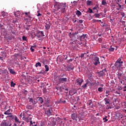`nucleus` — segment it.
<instances>
[{
  "instance_id": "obj_1",
  "label": "nucleus",
  "mask_w": 126,
  "mask_h": 126,
  "mask_svg": "<svg viewBox=\"0 0 126 126\" xmlns=\"http://www.w3.org/2000/svg\"><path fill=\"white\" fill-rule=\"evenodd\" d=\"M54 7L56 8L57 11H58V13H59V14H62V13H64L66 5L64 3H56L54 5Z\"/></svg>"
},
{
  "instance_id": "obj_2",
  "label": "nucleus",
  "mask_w": 126,
  "mask_h": 126,
  "mask_svg": "<svg viewBox=\"0 0 126 126\" xmlns=\"http://www.w3.org/2000/svg\"><path fill=\"white\" fill-rule=\"evenodd\" d=\"M123 63H124V62L122 61V59L121 58H119L115 63L114 65L115 67L117 68V69H120L122 66H123Z\"/></svg>"
},
{
  "instance_id": "obj_3",
  "label": "nucleus",
  "mask_w": 126,
  "mask_h": 126,
  "mask_svg": "<svg viewBox=\"0 0 126 126\" xmlns=\"http://www.w3.org/2000/svg\"><path fill=\"white\" fill-rule=\"evenodd\" d=\"M34 35L35 37H37V38H41V37H44L45 35H44V32L38 31L36 32V33H34Z\"/></svg>"
},
{
  "instance_id": "obj_4",
  "label": "nucleus",
  "mask_w": 126,
  "mask_h": 126,
  "mask_svg": "<svg viewBox=\"0 0 126 126\" xmlns=\"http://www.w3.org/2000/svg\"><path fill=\"white\" fill-rule=\"evenodd\" d=\"M0 126H11V122L3 121L0 124Z\"/></svg>"
},
{
  "instance_id": "obj_5",
  "label": "nucleus",
  "mask_w": 126,
  "mask_h": 126,
  "mask_svg": "<svg viewBox=\"0 0 126 126\" xmlns=\"http://www.w3.org/2000/svg\"><path fill=\"white\" fill-rule=\"evenodd\" d=\"M32 118H33V116L31 114H29V116H27L26 117H23V120L25 121L26 123H29V121H31L32 120Z\"/></svg>"
},
{
  "instance_id": "obj_6",
  "label": "nucleus",
  "mask_w": 126,
  "mask_h": 126,
  "mask_svg": "<svg viewBox=\"0 0 126 126\" xmlns=\"http://www.w3.org/2000/svg\"><path fill=\"white\" fill-rule=\"evenodd\" d=\"M63 75L61 76V77L59 79V83H64L67 81V78H63Z\"/></svg>"
},
{
  "instance_id": "obj_7",
  "label": "nucleus",
  "mask_w": 126,
  "mask_h": 126,
  "mask_svg": "<svg viewBox=\"0 0 126 126\" xmlns=\"http://www.w3.org/2000/svg\"><path fill=\"white\" fill-rule=\"evenodd\" d=\"M30 103H32V105H36L38 103V100L36 99H33L32 98L28 97Z\"/></svg>"
},
{
  "instance_id": "obj_8",
  "label": "nucleus",
  "mask_w": 126,
  "mask_h": 126,
  "mask_svg": "<svg viewBox=\"0 0 126 126\" xmlns=\"http://www.w3.org/2000/svg\"><path fill=\"white\" fill-rule=\"evenodd\" d=\"M93 63L94 65H97L98 64V63H100V62L99 61V58H98V57H94V58L93 59Z\"/></svg>"
},
{
  "instance_id": "obj_9",
  "label": "nucleus",
  "mask_w": 126,
  "mask_h": 126,
  "mask_svg": "<svg viewBox=\"0 0 126 126\" xmlns=\"http://www.w3.org/2000/svg\"><path fill=\"white\" fill-rule=\"evenodd\" d=\"M71 117L72 120H73V121H77V116L75 113L71 114Z\"/></svg>"
},
{
  "instance_id": "obj_10",
  "label": "nucleus",
  "mask_w": 126,
  "mask_h": 126,
  "mask_svg": "<svg viewBox=\"0 0 126 126\" xmlns=\"http://www.w3.org/2000/svg\"><path fill=\"white\" fill-rule=\"evenodd\" d=\"M12 113V110L11 109H9L8 110L6 111L4 114V115H8L10 116V115H11Z\"/></svg>"
},
{
  "instance_id": "obj_11",
  "label": "nucleus",
  "mask_w": 126,
  "mask_h": 126,
  "mask_svg": "<svg viewBox=\"0 0 126 126\" xmlns=\"http://www.w3.org/2000/svg\"><path fill=\"white\" fill-rule=\"evenodd\" d=\"M87 34H83L82 35H81L80 36V41H84V40L86 39V38H87Z\"/></svg>"
},
{
  "instance_id": "obj_12",
  "label": "nucleus",
  "mask_w": 126,
  "mask_h": 126,
  "mask_svg": "<svg viewBox=\"0 0 126 126\" xmlns=\"http://www.w3.org/2000/svg\"><path fill=\"white\" fill-rule=\"evenodd\" d=\"M117 75L118 79L120 80L122 75H123V71H122L121 70L118 71V72H117Z\"/></svg>"
},
{
  "instance_id": "obj_13",
  "label": "nucleus",
  "mask_w": 126,
  "mask_h": 126,
  "mask_svg": "<svg viewBox=\"0 0 126 126\" xmlns=\"http://www.w3.org/2000/svg\"><path fill=\"white\" fill-rule=\"evenodd\" d=\"M76 82L79 84V85H81L82 84V83L83 82V79H78L76 80Z\"/></svg>"
},
{
  "instance_id": "obj_14",
  "label": "nucleus",
  "mask_w": 126,
  "mask_h": 126,
  "mask_svg": "<svg viewBox=\"0 0 126 126\" xmlns=\"http://www.w3.org/2000/svg\"><path fill=\"white\" fill-rule=\"evenodd\" d=\"M50 27H51V23H50V22H47L45 25V29H46V30H49Z\"/></svg>"
},
{
  "instance_id": "obj_15",
  "label": "nucleus",
  "mask_w": 126,
  "mask_h": 126,
  "mask_svg": "<svg viewBox=\"0 0 126 126\" xmlns=\"http://www.w3.org/2000/svg\"><path fill=\"white\" fill-rule=\"evenodd\" d=\"M45 114H46V115L48 116V117H50V116H52V112H51V109H49L48 110L46 111Z\"/></svg>"
},
{
  "instance_id": "obj_16",
  "label": "nucleus",
  "mask_w": 126,
  "mask_h": 126,
  "mask_svg": "<svg viewBox=\"0 0 126 126\" xmlns=\"http://www.w3.org/2000/svg\"><path fill=\"white\" fill-rule=\"evenodd\" d=\"M78 34V32H72V39H76V35Z\"/></svg>"
},
{
  "instance_id": "obj_17",
  "label": "nucleus",
  "mask_w": 126,
  "mask_h": 126,
  "mask_svg": "<svg viewBox=\"0 0 126 126\" xmlns=\"http://www.w3.org/2000/svg\"><path fill=\"white\" fill-rule=\"evenodd\" d=\"M104 102H105V105L108 104L110 105V99L108 98V97H106L104 99Z\"/></svg>"
},
{
  "instance_id": "obj_18",
  "label": "nucleus",
  "mask_w": 126,
  "mask_h": 126,
  "mask_svg": "<svg viewBox=\"0 0 126 126\" xmlns=\"http://www.w3.org/2000/svg\"><path fill=\"white\" fill-rule=\"evenodd\" d=\"M8 118H9V120L10 121H12V120H14V118H15V116L12 115V114H10L8 116H7Z\"/></svg>"
},
{
  "instance_id": "obj_19",
  "label": "nucleus",
  "mask_w": 126,
  "mask_h": 126,
  "mask_svg": "<svg viewBox=\"0 0 126 126\" xmlns=\"http://www.w3.org/2000/svg\"><path fill=\"white\" fill-rule=\"evenodd\" d=\"M74 68V66H72L71 65H68L67 66V69L68 70V71H70V70H73Z\"/></svg>"
},
{
  "instance_id": "obj_20",
  "label": "nucleus",
  "mask_w": 126,
  "mask_h": 126,
  "mask_svg": "<svg viewBox=\"0 0 126 126\" xmlns=\"http://www.w3.org/2000/svg\"><path fill=\"white\" fill-rule=\"evenodd\" d=\"M65 104V103H66V101L65 100H63V99L61 98L60 100L58 101L59 104H62V103Z\"/></svg>"
},
{
  "instance_id": "obj_21",
  "label": "nucleus",
  "mask_w": 126,
  "mask_h": 126,
  "mask_svg": "<svg viewBox=\"0 0 126 126\" xmlns=\"http://www.w3.org/2000/svg\"><path fill=\"white\" fill-rule=\"evenodd\" d=\"M38 101L40 103V104H43L44 102V100H43V98L42 97H37Z\"/></svg>"
},
{
  "instance_id": "obj_22",
  "label": "nucleus",
  "mask_w": 126,
  "mask_h": 126,
  "mask_svg": "<svg viewBox=\"0 0 126 126\" xmlns=\"http://www.w3.org/2000/svg\"><path fill=\"white\" fill-rule=\"evenodd\" d=\"M98 74L100 76H103V75H105V72H103V70H101L98 72Z\"/></svg>"
},
{
  "instance_id": "obj_23",
  "label": "nucleus",
  "mask_w": 126,
  "mask_h": 126,
  "mask_svg": "<svg viewBox=\"0 0 126 126\" xmlns=\"http://www.w3.org/2000/svg\"><path fill=\"white\" fill-rule=\"evenodd\" d=\"M98 9H99V7L97 5H96L93 8V9L94 10H96V12H97V13H98Z\"/></svg>"
},
{
  "instance_id": "obj_24",
  "label": "nucleus",
  "mask_w": 126,
  "mask_h": 126,
  "mask_svg": "<svg viewBox=\"0 0 126 126\" xmlns=\"http://www.w3.org/2000/svg\"><path fill=\"white\" fill-rule=\"evenodd\" d=\"M76 15H77L78 17H79V16H80V15H81L82 13H81V12H80V11L77 10L76 12Z\"/></svg>"
},
{
  "instance_id": "obj_25",
  "label": "nucleus",
  "mask_w": 126,
  "mask_h": 126,
  "mask_svg": "<svg viewBox=\"0 0 126 126\" xmlns=\"http://www.w3.org/2000/svg\"><path fill=\"white\" fill-rule=\"evenodd\" d=\"M35 67H38V66H42V64L40 62H37L35 65Z\"/></svg>"
},
{
  "instance_id": "obj_26",
  "label": "nucleus",
  "mask_w": 126,
  "mask_h": 126,
  "mask_svg": "<svg viewBox=\"0 0 126 126\" xmlns=\"http://www.w3.org/2000/svg\"><path fill=\"white\" fill-rule=\"evenodd\" d=\"M9 71L11 74H15V71H14V70L12 69H9Z\"/></svg>"
},
{
  "instance_id": "obj_27",
  "label": "nucleus",
  "mask_w": 126,
  "mask_h": 126,
  "mask_svg": "<svg viewBox=\"0 0 126 126\" xmlns=\"http://www.w3.org/2000/svg\"><path fill=\"white\" fill-rule=\"evenodd\" d=\"M14 120H15L16 123H19V124H20V122H19V119H18V118L15 116Z\"/></svg>"
},
{
  "instance_id": "obj_28",
  "label": "nucleus",
  "mask_w": 126,
  "mask_h": 126,
  "mask_svg": "<svg viewBox=\"0 0 126 126\" xmlns=\"http://www.w3.org/2000/svg\"><path fill=\"white\" fill-rule=\"evenodd\" d=\"M89 82H87L86 83H85L84 85H83V86H82V87L83 88H84V89H85V88H86L87 87V85H88V83H89Z\"/></svg>"
},
{
  "instance_id": "obj_29",
  "label": "nucleus",
  "mask_w": 126,
  "mask_h": 126,
  "mask_svg": "<svg viewBox=\"0 0 126 126\" xmlns=\"http://www.w3.org/2000/svg\"><path fill=\"white\" fill-rule=\"evenodd\" d=\"M16 85V84L14 83V82H13V81H11L10 82L11 87H14V86H15Z\"/></svg>"
},
{
  "instance_id": "obj_30",
  "label": "nucleus",
  "mask_w": 126,
  "mask_h": 126,
  "mask_svg": "<svg viewBox=\"0 0 126 126\" xmlns=\"http://www.w3.org/2000/svg\"><path fill=\"white\" fill-rule=\"evenodd\" d=\"M45 71H49V66L48 65H45Z\"/></svg>"
},
{
  "instance_id": "obj_31",
  "label": "nucleus",
  "mask_w": 126,
  "mask_h": 126,
  "mask_svg": "<svg viewBox=\"0 0 126 126\" xmlns=\"http://www.w3.org/2000/svg\"><path fill=\"white\" fill-rule=\"evenodd\" d=\"M92 3V1L88 0L87 1V5H91Z\"/></svg>"
},
{
  "instance_id": "obj_32",
  "label": "nucleus",
  "mask_w": 126,
  "mask_h": 126,
  "mask_svg": "<svg viewBox=\"0 0 126 126\" xmlns=\"http://www.w3.org/2000/svg\"><path fill=\"white\" fill-rule=\"evenodd\" d=\"M101 4L102 5H106V4H107V2L105 0H102Z\"/></svg>"
},
{
  "instance_id": "obj_33",
  "label": "nucleus",
  "mask_w": 126,
  "mask_h": 126,
  "mask_svg": "<svg viewBox=\"0 0 126 126\" xmlns=\"http://www.w3.org/2000/svg\"><path fill=\"white\" fill-rule=\"evenodd\" d=\"M94 16H95V17H96V18H99V17H100V14L95 13V14H94Z\"/></svg>"
},
{
  "instance_id": "obj_34",
  "label": "nucleus",
  "mask_w": 126,
  "mask_h": 126,
  "mask_svg": "<svg viewBox=\"0 0 126 126\" xmlns=\"http://www.w3.org/2000/svg\"><path fill=\"white\" fill-rule=\"evenodd\" d=\"M98 92H103V88H102V87L98 88Z\"/></svg>"
},
{
  "instance_id": "obj_35",
  "label": "nucleus",
  "mask_w": 126,
  "mask_h": 126,
  "mask_svg": "<svg viewBox=\"0 0 126 126\" xmlns=\"http://www.w3.org/2000/svg\"><path fill=\"white\" fill-rule=\"evenodd\" d=\"M109 50L110 52H114L115 50V48H113L112 46H111Z\"/></svg>"
},
{
  "instance_id": "obj_36",
  "label": "nucleus",
  "mask_w": 126,
  "mask_h": 126,
  "mask_svg": "<svg viewBox=\"0 0 126 126\" xmlns=\"http://www.w3.org/2000/svg\"><path fill=\"white\" fill-rule=\"evenodd\" d=\"M57 90H59L60 92H63V89H62V87H60L59 89L58 88H56Z\"/></svg>"
},
{
  "instance_id": "obj_37",
  "label": "nucleus",
  "mask_w": 126,
  "mask_h": 126,
  "mask_svg": "<svg viewBox=\"0 0 126 126\" xmlns=\"http://www.w3.org/2000/svg\"><path fill=\"white\" fill-rule=\"evenodd\" d=\"M103 121H104V123H107L108 122V119H107V116L103 118Z\"/></svg>"
},
{
  "instance_id": "obj_38",
  "label": "nucleus",
  "mask_w": 126,
  "mask_h": 126,
  "mask_svg": "<svg viewBox=\"0 0 126 126\" xmlns=\"http://www.w3.org/2000/svg\"><path fill=\"white\" fill-rule=\"evenodd\" d=\"M117 4L119 5V8H117V10H120V9L122 8V5L120 4V3H117Z\"/></svg>"
},
{
  "instance_id": "obj_39",
  "label": "nucleus",
  "mask_w": 126,
  "mask_h": 126,
  "mask_svg": "<svg viewBox=\"0 0 126 126\" xmlns=\"http://www.w3.org/2000/svg\"><path fill=\"white\" fill-rule=\"evenodd\" d=\"M109 93H110V91H106V92H105V94H106L105 95L106 97H108V96H109V95H110L109 94Z\"/></svg>"
},
{
  "instance_id": "obj_40",
  "label": "nucleus",
  "mask_w": 126,
  "mask_h": 126,
  "mask_svg": "<svg viewBox=\"0 0 126 126\" xmlns=\"http://www.w3.org/2000/svg\"><path fill=\"white\" fill-rule=\"evenodd\" d=\"M22 39H23V41H27V37H26L25 36H23L22 37Z\"/></svg>"
},
{
  "instance_id": "obj_41",
  "label": "nucleus",
  "mask_w": 126,
  "mask_h": 126,
  "mask_svg": "<svg viewBox=\"0 0 126 126\" xmlns=\"http://www.w3.org/2000/svg\"><path fill=\"white\" fill-rule=\"evenodd\" d=\"M105 30H109L110 29V26H105Z\"/></svg>"
},
{
  "instance_id": "obj_42",
  "label": "nucleus",
  "mask_w": 126,
  "mask_h": 126,
  "mask_svg": "<svg viewBox=\"0 0 126 126\" xmlns=\"http://www.w3.org/2000/svg\"><path fill=\"white\" fill-rule=\"evenodd\" d=\"M84 54L82 53L81 55L79 57V58H81V59H83L84 57Z\"/></svg>"
},
{
  "instance_id": "obj_43",
  "label": "nucleus",
  "mask_w": 126,
  "mask_h": 126,
  "mask_svg": "<svg viewBox=\"0 0 126 126\" xmlns=\"http://www.w3.org/2000/svg\"><path fill=\"white\" fill-rule=\"evenodd\" d=\"M72 61H73V59H70V60L67 61V63H71Z\"/></svg>"
},
{
  "instance_id": "obj_44",
  "label": "nucleus",
  "mask_w": 126,
  "mask_h": 126,
  "mask_svg": "<svg viewBox=\"0 0 126 126\" xmlns=\"http://www.w3.org/2000/svg\"><path fill=\"white\" fill-rule=\"evenodd\" d=\"M69 37L70 38V39H72V33L70 32L68 35Z\"/></svg>"
},
{
  "instance_id": "obj_45",
  "label": "nucleus",
  "mask_w": 126,
  "mask_h": 126,
  "mask_svg": "<svg viewBox=\"0 0 126 126\" xmlns=\"http://www.w3.org/2000/svg\"><path fill=\"white\" fill-rule=\"evenodd\" d=\"M25 28L26 29V30H29L30 29V25L25 27Z\"/></svg>"
},
{
  "instance_id": "obj_46",
  "label": "nucleus",
  "mask_w": 126,
  "mask_h": 126,
  "mask_svg": "<svg viewBox=\"0 0 126 126\" xmlns=\"http://www.w3.org/2000/svg\"><path fill=\"white\" fill-rule=\"evenodd\" d=\"M115 93L116 94H118L119 95H120V94H121V92L120 91H116L115 92Z\"/></svg>"
},
{
  "instance_id": "obj_47",
  "label": "nucleus",
  "mask_w": 126,
  "mask_h": 126,
  "mask_svg": "<svg viewBox=\"0 0 126 126\" xmlns=\"http://www.w3.org/2000/svg\"><path fill=\"white\" fill-rule=\"evenodd\" d=\"M44 99L47 103H49V99H48V97L46 96L45 97H44Z\"/></svg>"
},
{
  "instance_id": "obj_48",
  "label": "nucleus",
  "mask_w": 126,
  "mask_h": 126,
  "mask_svg": "<svg viewBox=\"0 0 126 126\" xmlns=\"http://www.w3.org/2000/svg\"><path fill=\"white\" fill-rule=\"evenodd\" d=\"M120 14H121V15L122 16V17H124V16H125V13H124V12H120Z\"/></svg>"
},
{
  "instance_id": "obj_49",
  "label": "nucleus",
  "mask_w": 126,
  "mask_h": 126,
  "mask_svg": "<svg viewBox=\"0 0 126 126\" xmlns=\"http://www.w3.org/2000/svg\"><path fill=\"white\" fill-rule=\"evenodd\" d=\"M89 12L90 13H94V12H93V11L92 10V9L91 8H89Z\"/></svg>"
},
{
  "instance_id": "obj_50",
  "label": "nucleus",
  "mask_w": 126,
  "mask_h": 126,
  "mask_svg": "<svg viewBox=\"0 0 126 126\" xmlns=\"http://www.w3.org/2000/svg\"><path fill=\"white\" fill-rule=\"evenodd\" d=\"M22 77H23V78H24L25 79H26V76H25V75H24V74H22Z\"/></svg>"
},
{
  "instance_id": "obj_51",
  "label": "nucleus",
  "mask_w": 126,
  "mask_h": 126,
  "mask_svg": "<svg viewBox=\"0 0 126 126\" xmlns=\"http://www.w3.org/2000/svg\"><path fill=\"white\" fill-rule=\"evenodd\" d=\"M73 3H74V5H76L77 4V1H74L73 2Z\"/></svg>"
},
{
  "instance_id": "obj_52",
  "label": "nucleus",
  "mask_w": 126,
  "mask_h": 126,
  "mask_svg": "<svg viewBox=\"0 0 126 126\" xmlns=\"http://www.w3.org/2000/svg\"><path fill=\"white\" fill-rule=\"evenodd\" d=\"M79 23H83V21L82 20H79Z\"/></svg>"
},
{
  "instance_id": "obj_53",
  "label": "nucleus",
  "mask_w": 126,
  "mask_h": 126,
  "mask_svg": "<svg viewBox=\"0 0 126 126\" xmlns=\"http://www.w3.org/2000/svg\"><path fill=\"white\" fill-rule=\"evenodd\" d=\"M123 91L124 92H126V86H125L124 88H123Z\"/></svg>"
},
{
  "instance_id": "obj_54",
  "label": "nucleus",
  "mask_w": 126,
  "mask_h": 126,
  "mask_svg": "<svg viewBox=\"0 0 126 126\" xmlns=\"http://www.w3.org/2000/svg\"><path fill=\"white\" fill-rule=\"evenodd\" d=\"M37 16H41V13H39V11H37Z\"/></svg>"
},
{
  "instance_id": "obj_55",
  "label": "nucleus",
  "mask_w": 126,
  "mask_h": 126,
  "mask_svg": "<svg viewBox=\"0 0 126 126\" xmlns=\"http://www.w3.org/2000/svg\"><path fill=\"white\" fill-rule=\"evenodd\" d=\"M94 22H98V20H93Z\"/></svg>"
},
{
  "instance_id": "obj_56",
  "label": "nucleus",
  "mask_w": 126,
  "mask_h": 126,
  "mask_svg": "<svg viewBox=\"0 0 126 126\" xmlns=\"http://www.w3.org/2000/svg\"><path fill=\"white\" fill-rule=\"evenodd\" d=\"M31 50L32 52H34V49H33V48H32V47L31 48Z\"/></svg>"
},
{
  "instance_id": "obj_57",
  "label": "nucleus",
  "mask_w": 126,
  "mask_h": 126,
  "mask_svg": "<svg viewBox=\"0 0 126 126\" xmlns=\"http://www.w3.org/2000/svg\"><path fill=\"white\" fill-rule=\"evenodd\" d=\"M90 102L89 103V106H91V104H92V101H91V100H90Z\"/></svg>"
},
{
  "instance_id": "obj_58",
  "label": "nucleus",
  "mask_w": 126,
  "mask_h": 126,
  "mask_svg": "<svg viewBox=\"0 0 126 126\" xmlns=\"http://www.w3.org/2000/svg\"><path fill=\"white\" fill-rule=\"evenodd\" d=\"M33 125V123H32V121H30V126H32Z\"/></svg>"
},
{
  "instance_id": "obj_59",
  "label": "nucleus",
  "mask_w": 126,
  "mask_h": 126,
  "mask_svg": "<svg viewBox=\"0 0 126 126\" xmlns=\"http://www.w3.org/2000/svg\"><path fill=\"white\" fill-rule=\"evenodd\" d=\"M28 113H29V111H26V113L27 115V116H29L30 114H29Z\"/></svg>"
},
{
  "instance_id": "obj_60",
  "label": "nucleus",
  "mask_w": 126,
  "mask_h": 126,
  "mask_svg": "<svg viewBox=\"0 0 126 126\" xmlns=\"http://www.w3.org/2000/svg\"><path fill=\"white\" fill-rule=\"evenodd\" d=\"M104 13H106V12H107V9H104Z\"/></svg>"
},
{
  "instance_id": "obj_61",
  "label": "nucleus",
  "mask_w": 126,
  "mask_h": 126,
  "mask_svg": "<svg viewBox=\"0 0 126 126\" xmlns=\"http://www.w3.org/2000/svg\"><path fill=\"white\" fill-rule=\"evenodd\" d=\"M17 22H18L17 20L13 21L14 23H17Z\"/></svg>"
},
{
  "instance_id": "obj_62",
  "label": "nucleus",
  "mask_w": 126,
  "mask_h": 126,
  "mask_svg": "<svg viewBox=\"0 0 126 126\" xmlns=\"http://www.w3.org/2000/svg\"><path fill=\"white\" fill-rule=\"evenodd\" d=\"M102 70H103V71H105L106 72H107V69H106V68Z\"/></svg>"
},
{
  "instance_id": "obj_63",
  "label": "nucleus",
  "mask_w": 126,
  "mask_h": 126,
  "mask_svg": "<svg viewBox=\"0 0 126 126\" xmlns=\"http://www.w3.org/2000/svg\"><path fill=\"white\" fill-rule=\"evenodd\" d=\"M31 48H36V45L32 46Z\"/></svg>"
},
{
  "instance_id": "obj_64",
  "label": "nucleus",
  "mask_w": 126,
  "mask_h": 126,
  "mask_svg": "<svg viewBox=\"0 0 126 126\" xmlns=\"http://www.w3.org/2000/svg\"><path fill=\"white\" fill-rule=\"evenodd\" d=\"M0 60H1V61H3V59H2V57H0Z\"/></svg>"
}]
</instances>
